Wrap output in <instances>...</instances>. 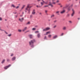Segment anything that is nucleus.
I'll return each mask as SVG.
<instances>
[{
  "label": "nucleus",
  "instance_id": "37",
  "mask_svg": "<svg viewBox=\"0 0 80 80\" xmlns=\"http://www.w3.org/2000/svg\"><path fill=\"white\" fill-rule=\"evenodd\" d=\"M2 18L0 17V21H2Z\"/></svg>",
  "mask_w": 80,
  "mask_h": 80
},
{
  "label": "nucleus",
  "instance_id": "49",
  "mask_svg": "<svg viewBox=\"0 0 80 80\" xmlns=\"http://www.w3.org/2000/svg\"><path fill=\"white\" fill-rule=\"evenodd\" d=\"M31 7H32V6H31L30 7V6H29V9H30V8H31Z\"/></svg>",
  "mask_w": 80,
  "mask_h": 80
},
{
  "label": "nucleus",
  "instance_id": "5",
  "mask_svg": "<svg viewBox=\"0 0 80 80\" xmlns=\"http://www.w3.org/2000/svg\"><path fill=\"white\" fill-rule=\"evenodd\" d=\"M72 13L71 14V16L72 17H73L75 13V11H74V10H73V9H72Z\"/></svg>",
  "mask_w": 80,
  "mask_h": 80
},
{
  "label": "nucleus",
  "instance_id": "34",
  "mask_svg": "<svg viewBox=\"0 0 80 80\" xmlns=\"http://www.w3.org/2000/svg\"><path fill=\"white\" fill-rule=\"evenodd\" d=\"M63 33H62L61 34V36H63Z\"/></svg>",
  "mask_w": 80,
  "mask_h": 80
},
{
  "label": "nucleus",
  "instance_id": "63",
  "mask_svg": "<svg viewBox=\"0 0 80 80\" xmlns=\"http://www.w3.org/2000/svg\"><path fill=\"white\" fill-rule=\"evenodd\" d=\"M16 17H17V16Z\"/></svg>",
  "mask_w": 80,
  "mask_h": 80
},
{
  "label": "nucleus",
  "instance_id": "54",
  "mask_svg": "<svg viewBox=\"0 0 80 80\" xmlns=\"http://www.w3.org/2000/svg\"><path fill=\"white\" fill-rule=\"evenodd\" d=\"M55 0H52V2H54V1H55Z\"/></svg>",
  "mask_w": 80,
  "mask_h": 80
},
{
  "label": "nucleus",
  "instance_id": "62",
  "mask_svg": "<svg viewBox=\"0 0 80 80\" xmlns=\"http://www.w3.org/2000/svg\"><path fill=\"white\" fill-rule=\"evenodd\" d=\"M23 13H23V12H22V14H23Z\"/></svg>",
  "mask_w": 80,
  "mask_h": 80
},
{
  "label": "nucleus",
  "instance_id": "44",
  "mask_svg": "<svg viewBox=\"0 0 80 80\" xmlns=\"http://www.w3.org/2000/svg\"><path fill=\"white\" fill-rule=\"evenodd\" d=\"M13 54H11V57H12V56H13Z\"/></svg>",
  "mask_w": 80,
  "mask_h": 80
},
{
  "label": "nucleus",
  "instance_id": "47",
  "mask_svg": "<svg viewBox=\"0 0 80 80\" xmlns=\"http://www.w3.org/2000/svg\"><path fill=\"white\" fill-rule=\"evenodd\" d=\"M69 23H72V21H69Z\"/></svg>",
  "mask_w": 80,
  "mask_h": 80
},
{
  "label": "nucleus",
  "instance_id": "36",
  "mask_svg": "<svg viewBox=\"0 0 80 80\" xmlns=\"http://www.w3.org/2000/svg\"><path fill=\"white\" fill-rule=\"evenodd\" d=\"M30 32V30H28L26 31V33H27V32Z\"/></svg>",
  "mask_w": 80,
  "mask_h": 80
},
{
  "label": "nucleus",
  "instance_id": "6",
  "mask_svg": "<svg viewBox=\"0 0 80 80\" xmlns=\"http://www.w3.org/2000/svg\"><path fill=\"white\" fill-rule=\"evenodd\" d=\"M23 20H24V18H22L21 19L19 18V21H20L21 22H22Z\"/></svg>",
  "mask_w": 80,
  "mask_h": 80
},
{
  "label": "nucleus",
  "instance_id": "14",
  "mask_svg": "<svg viewBox=\"0 0 80 80\" xmlns=\"http://www.w3.org/2000/svg\"><path fill=\"white\" fill-rule=\"evenodd\" d=\"M15 57H14L12 58V61H13L15 60Z\"/></svg>",
  "mask_w": 80,
  "mask_h": 80
},
{
  "label": "nucleus",
  "instance_id": "1",
  "mask_svg": "<svg viewBox=\"0 0 80 80\" xmlns=\"http://www.w3.org/2000/svg\"><path fill=\"white\" fill-rule=\"evenodd\" d=\"M35 42V40L34 39H33V40H31L30 42H29V45L32 48H33L34 47L33 44Z\"/></svg>",
  "mask_w": 80,
  "mask_h": 80
},
{
  "label": "nucleus",
  "instance_id": "60",
  "mask_svg": "<svg viewBox=\"0 0 80 80\" xmlns=\"http://www.w3.org/2000/svg\"><path fill=\"white\" fill-rule=\"evenodd\" d=\"M25 12H27V11H25Z\"/></svg>",
  "mask_w": 80,
  "mask_h": 80
},
{
  "label": "nucleus",
  "instance_id": "26",
  "mask_svg": "<svg viewBox=\"0 0 80 80\" xmlns=\"http://www.w3.org/2000/svg\"><path fill=\"white\" fill-rule=\"evenodd\" d=\"M30 22H28L27 23V25H29V24H30Z\"/></svg>",
  "mask_w": 80,
  "mask_h": 80
},
{
  "label": "nucleus",
  "instance_id": "42",
  "mask_svg": "<svg viewBox=\"0 0 80 80\" xmlns=\"http://www.w3.org/2000/svg\"><path fill=\"white\" fill-rule=\"evenodd\" d=\"M59 13V11H57L56 12V13Z\"/></svg>",
  "mask_w": 80,
  "mask_h": 80
},
{
  "label": "nucleus",
  "instance_id": "35",
  "mask_svg": "<svg viewBox=\"0 0 80 80\" xmlns=\"http://www.w3.org/2000/svg\"><path fill=\"white\" fill-rule=\"evenodd\" d=\"M19 8V6H18L16 7V9H17V8Z\"/></svg>",
  "mask_w": 80,
  "mask_h": 80
},
{
  "label": "nucleus",
  "instance_id": "20",
  "mask_svg": "<svg viewBox=\"0 0 80 80\" xmlns=\"http://www.w3.org/2000/svg\"><path fill=\"white\" fill-rule=\"evenodd\" d=\"M68 7V6H66L63 7V8H67Z\"/></svg>",
  "mask_w": 80,
  "mask_h": 80
},
{
  "label": "nucleus",
  "instance_id": "3",
  "mask_svg": "<svg viewBox=\"0 0 80 80\" xmlns=\"http://www.w3.org/2000/svg\"><path fill=\"white\" fill-rule=\"evenodd\" d=\"M50 28H46L45 29H43V31L46 32V31L49 30H50Z\"/></svg>",
  "mask_w": 80,
  "mask_h": 80
},
{
  "label": "nucleus",
  "instance_id": "51",
  "mask_svg": "<svg viewBox=\"0 0 80 80\" xmlns=\"http://www.w3.org/2000/svg\"><path fill=\"white\" fill-rule=\"evenodd\" d=\"M53 4H55V2H52V3Z\"/></svg>",
  "mask_w": 80,
  "mask_h": 80
},
{
  "label": "nucleus",
  "instance_id": "18",
  "mask_svg": "<svg viewBox=\"0 0 80 80\" xmlns=\"http://www.w3.org/2000/svg\"><path fill=\"white\" fill-rule=\"evenodd\" d=\"M5 62V60L3 59L2 62V63H3Z\"/></svg>",
  "mask_w": 80,
  "mask_h": 80
},
{
  "label": "nucleus",
  "instance_id": "19",
  "mask_svg": "<svg viewBox=\"0 0 80 80\" xmlns=\"http://www.w3.org/2000/svg\"><path fill=\"white\" fill-rule=\"evenodd\" d=\"M11 7H13V8H15V5H14L13 4H12L11 5Z\"/></svg>",
  "mask_w": 80,
  "mask_h": 80
},
{
  "label": "nucleus",
  "instance_id": "45",
  "mask_svg": "<svg viewBox=\"0 0 80 80\" xmlns=\"http://www.w3.org/2000/svg\"><path fill=\"white\" fill-rule=\"evenodd\" d=\"M44 3H45V4H47V3H48V2H44Z\"/></svg>",
  "mask_w": 80,
  "mask_h": 80
},
{
  "label": "nucleus",
  "instance_id": "13",
  "mask_svg": "<svg viewBox=\"0 0 80 80\" xmlns=\"http://www.w3.org/2000/svg\"><path fill=\"white\" fill-rule=\"evenodd\" d=\"M51 32L50 31H48V32H46V33L45 34V35H47L48 34H50V33Z\"/></svg>",
  "mask_w": 80,
  "mask_h": 80
},
{
  "label": "nucleus",
  "instance_id": "59",
  "mask_svg": "<svg viewBox=\"0 0 80 80\" xmlns=\"http://www.w3.org/2000/svg\"><path fill=\"white\" fill-rule=\"evenodd\" d=\"M22 16H23V15L20 16V17H22Z\"/></svg>",
  "mask_w": 80,
  "mask_h": 80
},
{
  "label": "nucleus",
  "instance_id": "61",
  "mask_svg": "<svg viewBox=\"0 0 80 80\" xmlns=\"http://www.w3.org/2000/svg\"><path fill=\"white\" fill-rule=\"evenodd\" d=\"M42 2H43L44 1H43V0H42Z\"/></svg>",
  "mask_w": 80,
  "mask_h": 80
},
{
  "label": "nucleus",
  "instance_id": "38",
  "mask_svg": "<svg viewBox=\"0 0 80 80\" xmlns=\"http://www.w3.org/2000/svg\"><path fill=\"white\" fill-rule=\"evenodd\" d=\"M69 16H70V14H68L67 15V17H69Z\"/></svg>",
  "mask_w": 80,
  "mask_h": 80
},
{
  "label": "nucleus",
  "instance_id": "33",
  "mask_svg": "<svg viewBox=\"0 0 80 80\" xmlns=\"http://www.w3.org/2000/svg\"><path fill=\"white\" fill-rule=\"evenodd\" d=\"M56 27H57V26H56V25H55V26H54L53 27V28H56Z\"/></svg>",
  "mask_w": 80,
  "mask_h": 80
},
{
  "label": "nucleus",
  "instance_id": "11",
  "mask_svg": "<svg viewBox=\"0 0 80 80\" xmlns=\"http://www.w3.org/2000/svg\"><path fill=\"white\" fill-rule=\"evenodd\" d=\"M67 29V28L65 27H64L63 28H62V30H66Z\"/></svg>",
  "mask_w": 80,
  "mask_h": 80
},
{
  "label": "nucleus",
  "instance_id": "46",
  "mask_svg": "<svg viewBox=\"0 0 80 80\" xmlns=\"http://www.w3.org/2000/svg\"><path fill=\"white\" fill-rule=\"evenodd\" d=\"M45 13H47V10H45Z\"/></svg>",
  "mask_w": 80,
  "mask_h": 80
},
{
  "label": "nucleus",
  "instance_id": "17",
  "mask_svg": "<svg viewBox=\"0 0 80 80\" xmlns=\"http://www.w3.org/2000/svg\"><path fill=\"white\" fill-rule=\"evenodd\" d=\"M29 37L30 38H32L33 36H32V35H29Z\"/></svg>",
  "mask_w": 80,
  "mask_h": 80
},
{
  "label": "nucleus",
  "instance_id": "16",
  "mask_svg": "<svg viewBox=\"0 0 80 80\" xmlns=\"http://www.w3.org/2000/svg\"><path fill=\"white\" fill-rule=\"evenodd\" d=\"M25 5H23L22 7L21 10H22V9H23V8H25Z\"/></svg>",
  "mask_w": 80,
  "mask_h": 80
},
{
  "label": "nucleus",
  "instance_id": "57",
  "mask_svg": "<svg viewBox=\"0 0 80 80\" xmlns=\"http://www.w3.org/2000/svg\"><path fill=\"white\" fill-rule=\"evenodd\" d=\"M6 34H8V33H7V32H6Z\"/></svg>",
  "mask_w": 80,
  "mask_h": 80
},
{
  "label": "nucleus",
  "instance_id": "21",
  "mask_svg": "<svg viewBox=\"0 0 80 80\" xmlns=\"http://www.w3.org/2000/svg\"><path fill=\"white\" fill-rule=\"evenodd\" d=\"M70 10H71V9H70V7L68 8V11H70Z\"/></svg>",
  "mask_w": 80,
  "mask_h": 80
},
{
  "label": "nucleus",
  "instance_id": "2",
  "mask_svg": "<svg viewBox=\"0 0 80 80\" xmlns=\"http://www.w3.org/2000/svg\"><path fill=\"white\" fill-rule=\"evenodd\" d=\"M29 6L30 4H28L27 8H26L25 9L26 10H27L28 11V13H30V9L29 8Z\"/></svg>",
  "mask_w": 80,
  "mask_h": 80
},
{
  "label": "nucleus",
  "instance_id": "24",
  "mask_svg": "<svg viewBox=\"0 0 80 80\" xmlns=\"http://www.w3.org/2000/svg\"><path fill=\"white\" fill-rule=\"evenodd\" d=\"M32 30H36V28H32Z\"/></svg>",
  "mask_w": 80,
  "mask_h": 80
},
{
  "label": "nucleus",
  "instance_id": "12",
  "mask_svg": "<svg viewBox=\"0 0 80 80\" xmlns=\"http://www.w3.org/2000/svg\"><path fill=\"white\" fill-rule=\"evenodd\" d=\"M48 5H50L51 7H53V5L52 4V3H51L50 2H49V4H48Z\"/></svg>",
  "mask_w": 80,
  "mask_h": 80
},
{
  "label": "nucleus",
  "instance_id": "64",
  "mask_svg": "<svg viewBox=\"0 0 80 80\" xmlns=\"http://www.w3.org/2000/svg\"><path fill=\"white\" fill-rule=\"evenodd\" d=\"M79 3H80V2H79Z\"/></svg>",
  "mask_w": 80,
  "mask_h": 80
},
{
  "label": "nucleus",
  "instance_id": "27",
  "mask_svg": "<svg viewBox=\"0 0 80 80\" xmlns=\"http://www.w3.org/2000/svg\"><path fill=\"white\" fill-rule=\"evenodd\" d=\"M11 35H12V34H8V37H11Z\"/></svg>",
  "mask_w": 80,
  "mask_h": 80
},
{
  "label": "nucleus",
  "instance_id": "31",
  "mask_svg": "<svg viewBox=\"0 0 80 80\" xmlns=\"http://www.w3.org/2000/svg\"><path fill=\"white\" fill-rule=\"evenodd\" d=\"M48 7V5H46V6H44L43 7V8H45V7Z\"/></svg>",
  "mask_w": 80,
  "mask_h": 80
},
{
  "label": "nucleus",
  "instance_id": "40",
  "mask_svg": "<svg viewBox=\"0 0 80 80\" xmlns=\"http://www.w3.org/2000/svg\"><path fill=\"white\" fill-rule=\"evenodd\" d=\"M35 33H38V31H36L35 32Z\"/></svg>",
  "mask_w": 80,
  "mask_h": 80
},
{
  "label": "nucleus",
  "instance_id": "15",
  "mask_svg": "<svg viewBox=\"0 0 80 80\" xmlns=\"http://www.w3.org/2000/svg\"><path fill=\"white\" fill-rule=\"evenodd\" d=\"M37 37H38V38H40V33H38L37 35Z\"/></svg>",
  "mask_w": 80,
  "mask_h": 80
},
{
  "label": "nucleus",
  "instance_id": "41",
  "mask_svg": "<svg viewBox=\"0 0 80 80\" xmlns=\"http://www.w3.org/2000/svg\"><path fill=\"white\" fill-rule=\"evenodd\" d=\"M54 23H55V22H57V20H55L54 21Z\"/></svg>",
  "mask_w": 80,
  "mask_h": 80
},
{
  "label": "nucleus",
  "instance_id": "25",
  "mask_svg": "<svg viewBox=\"0 0 80 80\" xmlns=\"http://www.w3.org/2000/svg\"><path fill=\"white\" fill-rule=\"evenodd\" d=\"M7 62H10V59H7Z\"/></svg>",
  "mask_w": 80,
  "mask_h": 80
},
{
  "label": "nucleus",
  "instance_id": "23",
  "mask_svg": "<svg viewBox=\"0 0 80 80\" xmlns=\"http://www.w3.org/2000/svg\"><path fill=\"white\" fill-rule=\"evenodd\" d=\"M52 17H54V15H52L51 17V18H52Z\"/></svg>",
  "mask_w": 80,
  "mask_h": 80
},
{
  "label": "nucleus",
  "instance_id": "32",
  "mask_svg": "<svg viewBox=\"0 0 80 80\" xmlns=\"http://www.w3.org/2000/svg\"><path fill=\"white\" fill-rule=\"evenodd\" d=\"M36 7H37V8H40V7H41V6H37Z\"/></svg>",
  "mask_w": 80,
  "mask_h": 80
},
{
  "label": "nucleus",
  "instance_id": "50",
  "mask_svg": "<svg viewBox=\"0 0 80 80\" xmlns=\"http://www.w3.org/2000/svg\"><path fill=\"white\" fill-rule=\"evenodd\" d=\"M38 2H40V0H37Z\"/></svg>",
  "mask_w": 80,
  "mask_h": 80
},
{
  "label": "nucleus",
  "instance_id": "28",
  "mask_svg": "<svg viewBox=\"0 0 80 80\" xmlns=\"http://www.w3.org/2000/svg\"><path fill=\"white\" fill-rule=\"evenodd\" d=\"M18 31L19 32H21L22 30H21L19 29L18 30Z\"/></svg>",
  "mask_w": 80,
  "mask_h": 80
},
{
  "label": "nucleus",
  "instance_id": "4",
  "mask_svg": "<svg viewBox=\"0 0 80 80\" xmlns=\"http://www.w3.org/2000/svg\"><path fill=\"white\" fill-rule=\"evenodd\" d=\"M10 66H11V65L9 64L8 66L5 67L4 68L5 69V70H7V68H9Z\"/></svg>",
  "mask_w": 80,
  "mask_h": 80
},
{
  "label": "nucleus",
  "instance_id": "43",
  "mask_svg": "<svg viewBox=\"0 0 80 80\" xmlns=\"http://www.w3.org/2000/svg\"><path fill=\"white\" fill-rule=\"evenodd\" d=\"M32 15H31L30 16V18H32Z\"/></svg>",
  "mask_w": 80,
  "mask_h": 80
},
{
  "label": "nucleus",
  "instance_id": "30",
  "mask_svg": "<svg viewBox=\"0 0 80 80\" xmlns=\"http://www.w3.org/2000/svg\"><path fill=\"white\" fill-rule=\"evenodd\" d=\"M41 4L42 6V5H43V3L42 2H41Z\"/></svg>",
  "mask_w": 80,
  "mask_h": 80
},
{
  "label": "nucleus",
  "instance_id": "52",
  "mask_svg": "<svg viewBox=\"0 0 80 80\" xmlns=\"http://www.w3.org/2000/svg\"><path fill=\"white\" fill-rule=\"evenodd\" d=\"M39 14H40V15H41V14H42V13L40 12V13H39Z\"/></svg>",
  "mask_w": 80,
  "mask_h": 80
},
{
  "label": "nucleus",
  "instance_id": "58",
  "mask_svg": "<svg viewBox=\"0 0 80 80\" xmlns=\"http://www.w3.org/2000/svg\"><path fill=\"white\" fill-rule=\"evenodd\" d=\"M73 6V5H72L71 6V7H72Z\"/></svg>",
  "mask_w": 80,
  "mask_h": 80
},
{
  "label": "nucleus",
  "instance_id": "10",
  "mask_svg": "<svg viewBox=\"0 0 80 80\" xmlns=\"http://www.w3.org/2000/svg\"><path fill=\"white\" fill-rule=\"evenodd\" d=\"M57 37H58V36H57V35H56L53 37V39H55V38H57Z\"/></svg>",
  "mask_w": 80,
  "mask_h": 80
},
{
  "label": "nucleus",
  "instance_id": "48",
  "mask_svg": "<svg viewBox=\"0 0 80 80\" xmlns=\"http://www.w3.org/2000/svg\"><path fill=\"white\" fill-rule=\"evenodd\" d=\"M35 27H36V28H37V27H38V26H37V25L35 26Z\"/></svg>",
  "mask_w": 80,
  "mask_h": 80
},
{
  "label": "nucleus",
  "instance_id": "9",
  "mask_svg": "<svg viewBox=\"0 0 80 80\" xmlns=\"http://www.w3.org/2000/svg\"><path fill=\"white\" fill-rule=\"evenodd\" d=\"M27 27H25L24 28V29H23L22 31L23 32H24L25 30H27Z\"/></svg>",
  "mask_w": 80,
  "mask_h": 80
},
{
  "label": "nucleus",
  "instance_id": "22",
  "mask_svg": "<svg viewBox=\"0 0 80 80\" xmlns=\"http://www.w3.org/2000/svg\"><path fill=\"white\" fill-rule=\"evenodd\" d=\"M48 37L49 38H51V37H52V35H48Z\"/></svg>",
  "mask_w": 80,
  "mask_h": 80
},
{
  "label": "nucleus",
  "instance_id": "29",
  "mask_svg": "<svg viewBox=\"0 0 80 80\" xmlns=\"http://www.w3.org/2000/svg\"><path fill=\"white\" fill-rule=\"evenodd\" d=\"M44 39L45 40L47 39V36H45V37H44Z\"/></svg>",
  "mask_w": 80,
  "mask_h": 80
},
{
  "label": "nucleus",
  "instance_id": "53",
  "mask_svg": "<svg viewBox=\"0 0 80 80\" xmlns=\"http://www.w3.org/2000/svg\"><path fill=\"white\" fill-rule=\"evenodd\" d=\"M43 2V3H45V2H44V1H42Z\"/></svg>",
  "mask_w": 80,
  "mask_h": 80
},
{
  "label": "nucleus",
  "instance_id": "8",
  "mask_svg": "<svg viewBox=\"0 0 80 80\" xmlns=\"http://www.w3.org/2000/svg\"><path fill=\"white\" fill-rule=\"evenodd\" d=\"M64 12H65V10H64L62 11H61L60 12V13H61V14H63V13H64Z\"/></svg>",
  "mask_w": 80,
  "mask_h": 80
},
{
  "label": "nucleus",
  "instance_id": "56",
  "mask_svg": "<svg viewBox=\"0 0 80 80\" xmlns=\"http://www.w3.org/2000/svg\"><path fill=\"white\" fill-rule=\"evenodd\" d=\"M59 2V1H57V2Z\"/></svg>",
  "mask_w": 80,
  "mask_h": 80
},
{
  "label": "nucleus",
  "instance_id": "55",
  "mask_svg": "<svg viewBox=\"0 0 80 80\" xmlns=\"http://www.w3.org/2000/svg\"><path fill=\"white\" fill-rule=\"evenodd\" d=\"M78 20H79L80 19V18H78Z\"/></svg>",
  "mask_w": 80,
  "mask_h": 80
},
{
  "label": "nucleus",
  "instance_id": "7",
  "mask_svg": "<svg viewBox=\"0 0 80 80\" xmlns=\"http://www.w3.org/2000/svg\"><path fill=\"white\" fill-rule=\"evenodd\" d=\"M32 15H35V9L33 10L32 11Z\"/></svg>",
  "mask_w": 80,
  "mask_h": 80
},
{
  "label": "nucleus",
  "instance_id": "39",
  "mask_svg": "<svg viewBox=\"0 0 80 80\" xmlns=\"http://www.w3.org/2000/svg\"><path fill=\"white\" fill-rule=\"evenodd\" d=\"M0 30H1V31H4L3 30H2V29H1V28H0Z\"/></svg>",
  "mask_w": 80,
  "mask_h": 80
}]
</instances>
